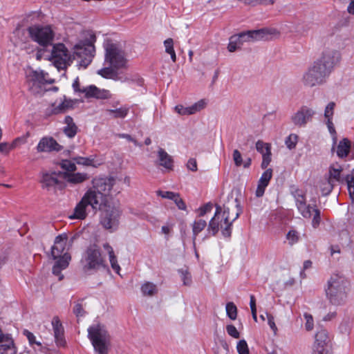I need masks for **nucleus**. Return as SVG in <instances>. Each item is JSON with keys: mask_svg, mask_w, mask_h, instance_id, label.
Wrapping results in <instances>:
<instances>
[{"mask_svg": "<svg viewBox=\"0 0 354 354\" xmlns=\"http://www.w3.org/2000/svg\"><path fill=\"white\" fill-rule=\"evenodd\" d=\"M105 50L104 67L97 74L106 79L116 80L119 70L128 68V59L122 46L107 40L104 44Z\"/></svg>", "mask_w": 354, "mask_h": 354, "instance_id": "nucleus-1", "label": "nucleus"}, {"mask_svg": "<svg viewBox=\"0 0 354 354\" xmlns=\"http://www.w3.org/2000/svg\"><path fill=\"white\" fill-rule=\"evenodd\" d=\"M324 290L326 299L331 305L342 306L348 301L351 284L344 275L333 274L328 280Z\"/></svg>", "mask_w": 354, "mask_h": 354, "instance_id": "nucleus-2", "label": "nucleus"}, {"mask_svg": "<svg viewBox=\"0 0 354 354\" xmlns=\"http://www.w3.org/2000/svg\"><path fill=\"white\" fill-rule=\"evenodd\" d=\"M95 36L91 31H84L82 32L80 39L74 45L73 48V59H80L79 66L86 68L92 61L95 51L94 43Z\"/></svg>", "mask_w": 354, "mask_h": 354, "instance_id": "nucleus-3", "label": "nucleus"}, {"mask_svg": "<svg viewBox=\"0 0 354 354\" xmlns=\"http://www.w3.org/2000/svg\"><path fill=\"white\" fill-rule=\"evenodd\" d=\"M68 242V236L66 234H59L55 238L51 248L52 258L55 260L53 273L57 276L59 280L64 277L61 274L62 270L68 267L71 261V256L67 252L70 246Z\"/></svg>", "mask_w": 354, "mask_h": 354, "instance_id": "nucleus-4", "label": "nucleus"}, {"mask_svg": "<svg viewBox=\"0 0 354 354\" xmlns=\"http://www.w3.org/2000/svg\"><path fill=\"white\" fill-rule=\"evenodd\" d=\"M239 214L240 212H236L235 216L231 219L229 207H224L223 209L220 205H216L214 215L207 225V234L215 236L221 229L224 236L230 237L232 234V223L239 216Z\"/></svg>", "mask_w": 354, "mask_h": 354, "instance_id": "nucleus-5", "label": "nucleus"}, {"mask_svg": "<svg viewBox=\"0 0 354 354\" xmlns=\"http://www.w3.org/2000/svg\"><path fill=\"white\" fill-rule=\"evenodd\" d=\"M278 31L274 28H261L259 30H248L232 35L230 38L227 50L232 53L241 48L245 42H250L258 40H267L272 35H278Z\"/></svg>", "mask_w": 354, "mask_h": 354, "instance_id": "nucleus-6", "label": "nucleus"}, {"mask_svg": "<svg viewBox=\"0 0 354 354\" xmlns=\"http://www.w3.org/2000/svg\"><path fill=\"white\" fill-rule=\"evenodd\" d=\"M88 337L97 354H109L111 346L110 336L105 326L95 324L88 328Z\"/></svg>", "mask_w": 354, "mask_h": 354, "instance_id": "nucleus-7", "label": "nucleus"}, {"mask_svg": "<svg viewBox=\"0 0 354 354\" xmlns=\"http://www.w3.org/2000/svg\"><path fill=\"white\" fill-rule=\"evenodd\" d=\"M82 269L86 274H93L101 268H106V261L103 258L99 247L90 245L83 253L81 260Z\"/></svg>", "mask_w": 354, "mask_h": 354, "instance_id": "nucleus-8", "label": "nucleus"}, {"mask_svg": "<svg viewBox=\"0 0 354 354\" xmlns=\"http://www.w3.org/2000/svg\"><path fill=\"white\" fill-rule=\"evenodd\" d=\"M98 209L101 211L100 224L102 227L111 232L116 231L120 224V209L115 205H110L109 202Z\"/></svg>", "mask_w": 354, "mask_h": 354, "instance_id": "nucleus-9", "label": "nucleus"}, {"mask_svg": "<svg viewBox=\"0 0 354 354\" xmlns=\"http://www.w3.org/2000/svg\"><path fill=\"white\" fill-rule=\"evenodd\" d=\"M329 75L321 66L314 62L304 72L301 78V82L306 87L313 88L324 84Z\"/></svg>", "mask_w": 354, "mask_h": 354, "instance_id": "nucleus-10", "label": "nucleus"}, {"mask_svg": "<svg viewBox=\"0 0 354 354\" xmlns=\"http://www.w3.org/2000/svg\"><path fill=\"white\" fill-rule=\"evenodd\" d=\"M27 84L29 90L33 94H41L46 91V84H53L54 80L44 71L29 70L26 73Z\"/></svg>", "mask_w": 354, "mask_h": 354, "instance_id": "nucleus-11", "label": "nucleus"}, {"mask_svg": "<svg viewBox=\"0 0 354 354\" xmlns=\"http://www.w3.org/2000/svg\"><path fill=\"white\" fill-rule=\"evenodd\" d=\"M112 177H96L92 180V187L86 192L91 191L93 194L100 197L98 201L101 205L108 203V197L115 184Z\"/></svg>", "mask_w": 354, "mask_h": 354, "instance_id": "nucleus-12", "label": "nucleus"}, {"mask_svg": "<svg viewBox=\"0 0 354 354\" xmlns=\"http://www.w3.org/2000/svg\"><path fill=\"white\" fill-rule=\"evenodd\" d=\"M99 198L91 191L86 192L80 201L75 207L73 214L70 216V218L80 220L84 219L87 216L88 206H91L93 210L102 208V205L99 203Z\"/></svg>", "mask_w": 354, "mask_h": 354, "instance_id": "nucleus-13", "label": "nucleus"}, {"mask_svg": "<svg viewBox=\"0 0 354 354\" xmlns=\"http://www.w3.org/2000/svg\"><path fill=\"white\" fill-rule=\"evenodd\" d=\"M342 56L339 50L334 48H325L322 52L320 57L315 62L328 74L330 75L335 67L340 62Z\"/></svg>", "mask_w": 354, "mask_h": 354, "instance_id": "nucleus-14", "label": "nucleus"}, {"mask_svg": "<svg viewBox=\"0 0 354 354\" xmlns=\"http://www.w3.org/2000/svg\"><path fill=\"white\" fill-rule=\"evenodd\" d=\"M50 61L58 71L64 70L72 62V55L63 44H57L53 47Z\"/></svg>", "mask_w": 354, "mask_h": 354, "instance_id": "nucleus-15", "label": "nucleus"}, {"mask_svg": "<svg viewBox=\"0 0 354 354\" xmlns=\"http://www.w3.org/2000/svg\"><path fill=\"white\" fill-rule=\"evenodd\" d=\"M28 30L31 39L40 46L52 44L55 33L50 26H33L29 27Z\"/></svg>", "mask_w": 354, "mask_h": 354, "instance_id": "nucleus-16", "label": "nucleus"}, {"mask_svg": "<svg viewBox=\"0 0 354 354\" xmlns=\"http://www.w3.org/2000/svg\"><path fill=\"white\" fill-rule=\"evenodd\" d=\"M73 88L75 92L84 93L86 97H95L97 99H107L110 97V93L107 90L100 89L94 85L86 87H80L78 77H77L73 83Z\"/></svg>", "mask_w": 354, "mask_h": 354, "instance_id": "nucleus-17", "label": "nucleus"}, {"mask_svg": "<svg viewBox=\"0 0 354 354\" xmlns=\"http://www.w3.org/2000/svg\"><path fill=\"white\" fill-rule=\"evenodd\" d=\"M315 114V111L308 106H301L296 113L291 116L292 122L297 127H305Z\"/></svg>", "mask_w": 354, "mask_h": 354, "instance_id": "nucleus-18", "label": "nucleus"}, {"mask_svg": "<svg viewBox=\"0 0 354 354\" xmlns=\"http://www.w3.org/2000/svg\"><path fill=\"white\" fill-rule=\"evenodd\" d=\"M36 149L39 153H48L59 151L62 149V147L53 137L45 136L39 140Z\"/></svg>", "mask_w": 354, "mask_h": 354, "instance_id": "nucleus-19", "label": "nucleus"}, {"mask_svg": "<svg viewBox=\"0 0 354 354\" xmlns=\"http://www.w3.org/2000/svg\"><path fill=\"white\" fill-rule=\"evenodd\" d=\"M313 353H325V347L330 342V337L326 330L321 329L315 334Z\"/></svg>", "mask_w": 354, "mask_h": 354, "instance_id": "nucleus-20", "label": "nucleus"}, {"mask_svg": "<svg viewBox=\"0 0 354 354\" xmlns=\"http://www.w3.org/2000/svg\"><path fill=\"white\" fill-rule=\"evenodd\" d=\"M208 100L207 99H201L194 104L189 106L178 105V115H189L196 114L205 109L207 106Z\"/></svg>", "mask_w": 354, "mask_h": 354, "instance_id": "nucleus-21", "label": "nucleus"}, {"mask_svg": "<svg viewBox=\"0 0 354 354\" xmlns=\"http://www.w3.org/2000/svg\"><path fill=\"white\" fill-rule=\"evenodd\" d=\"M60 174L57 172H44L41 179L42 187L48 190L55 189L60 183L58 178Z\"/></svg>", "mask_w": 354, "mask_h": 354, "instance_id": "nucleus-22", "label": "nucleus"}, {"mask_svg": "<svg viewBox=\"0 0 354 354\" xmlns=\"http://www.w3.org/2000/svg\"><path fill=\"white\" fill-rule=\"evenodd\" d=\"M13 339L0 331V354H16Z\"/></svg>", "mask_w": 354, "mask_h": 354, "instance_id": "nucleus-23", "label": "nucleus"}, {"mask_svg": "<svg viewBox=\"0 0 354 354\" xmlns=\"http://www.w3.org/2000/svg\"><path fill=\"white\" fill-rule=\"evenodd\" d=\"M272 176V169H267L261 175L258 182V185L256 189V196L261 197L265 192L266 187L268 185Z\"/></svg>", "mask_w": 354, "mask_h": 354, "instance_id": "nucleus-24", "label": "nucleus"}, {"mask_svg": "<svg viewBox=\"0 0 354 354\" xmlns=\"http://www.w3.org/2000/svg\"><path fill=\"white\" fill-rule=\"evenodd\" d=\"M52 326L56 344L58 346H64L65 340L64 338V328L58 317H54L52 320Z\"/></svg>", "mask_w": 354, "mask_h": 354, "instance_id": "nucleus-25", "label": "nucleus"}, {"mask_svg": "<svg viewBox=\"0 0 354 354\" xmlns=\"http://www.w3.org/2000/svg\"><path fill=\"white\" fill-rule=\"evenodd\" d=\"M62 176L67 183L73 185L82 183L89 178L88 174L84 172H64Z\"/></svg>", "mask_w": 354, "mask_h": 354, "instance_id": "nucleus-26", "label": "nucleus"}, {"mask_svg": "<svg viewBox=\"0 0 354 354\" xmlns=\"http://www.w3.org/2000/svg\"><path fill=\"white\" fill-rule=\"evenodd\" d=\"M156 164L162 167L165 171H169L173 167V160L171 156L162 149H159Z\"/></svg>", "mask_w": 354, "mask_h": 354, "instance_id": "nucleus-27", "label": "nucleus"}, {"mask_svg": "<svg viewBox=\"0 0 354 354\" xmlns=\"http://www.w3.org/2000/svg\"><path fill=\"white\" fill-rule=\"evenodd\" d=\"M343 168L341 165L337 162L333 163L328 168V173L326 176L334 184L341 183L342 181V172Z\"/></svg>", "mask_w": 354, "mask_h": 354, "instance_id": "nucleus-28", "label": "nucleus"}, {"mask_svg": "<svg viewBox=\"0 0 354 354\" xmlns=\"http://www.w3.org/2000/svg\"><path fill=\"white\" fill-rule=\"evenodd\" d=\"M296 206L300 214L306 218H310L312 217L311 209L312 207L310 205L306 204L305 196H300L295 199Z\"/></svg>", "mask_w": 354, "mask_h": 354, "instance_id": "nucleus-29", "label": "nucleus"}, {"mask_svg": "<svg viewBox=\"0 0 354 354\" xmlns=\"http://www.w3.org/2000/svg\"><path fill=\"white\" fill-rule=\"evenodd\" d=\"M103 249L106 251L109 256V262L112 269L118 274L121 270L120 265L118 263V259L115 255L114 250L111 245L108 243H104L102 245Z\"/></svg>", "mask_w": 354, "mask_h": 354, "instance_id": "nucleus-30", "label": "nucleus"}, {"mask_svg": "<svg viewBox=\"0 0 354 354\" xmlns=\"http://www.w3.org/2000/svg\"><path fill=\"white\" fill-rule=\"evenodd\" d=\"M351 147V142L348 138H344L339 141L337 146V155L340 158L348 156Z\"/></svg>", "mask_w": 354, "mask_h": 354, "instance_id": "nucleus-31", "label": "nucleus"}, {"mask_svg": "<svg viewBox=\"0 0 354 354\" xmlns=\"http://www.w3.org/2000/svg\"><path fill=\"white\" fill-rule=\"evenodd\" d=\"M64 123L66 124V126L63 129L64 133L68 138H71L75 137L77 132V127L73 122V119L69 115L66 116L64 118Z\"/></svg>", "mask_w": 354, "mask_h": 354, "instance_id": "nucleus-32", "label": "nucleus"}, {"mask_svg": "<svg viewBox=\"0 0 354 354\" xmlns=\"http://www.w3.org/2000/svg\"><path fill=\"white\" fill-rule=\"evenodd\" d=\"M73 160L76 162V164L80 165L91 166L93 167H97L100 165V163L97 162L95 156H91L89 157L75 156L73 158Z\"/></svg>", "mask_w": 354, "mask_h": 354, "instance_id": "nucleus-33", "label": "nucleus"}, {"mask_svg": "<svg viewBox=\"0 0 354 354\" xmlns=\"http://www.w3.org/2000/svg\"><path fill=\"white\" fill-rule=\"evenodd\" d=\"M335 185V184L330 181L326 176L320 181L319 185L323 196L328 195L332 192Z\"/></svg>", "mask_w": 354, "mask_h": 354, "instance_id": "nucleus-34", "label": "nucleus"}, {"mask_svg": "<svg viewBox=\"0 0 354 354\" xmlns=\"http://www.w3.org/2000/svg\"><path fill=\"white\" fill-rule=\"evenodd\" d=\"M178 277L183 282V285L185 286H191L192 278L187 267L185 266L178 270Z\"/></svg>", "mask_w": 354, "mask_h": 354, "instance_id": "nucleus-35", "label": "nucleus"}, {"mask_svg": "<svg viewBox=\"0 0 354 354\" xmlns=\"http://www.w3.org/2000/svg\"><path fill=\"white\" fill-rule=\"evenodd\" d=\"M141 291L144 295L151 297L156 294L158 289L153 283L146 281L142 285Z\"/></svg>", "mask_w": 354, "mask_h": 354, "instance_id": "nucleus-36", "label": "nucleus"}, {"mask_svg": "<svg viewBox=\"0 0 354 354\" xmlns=\"http://www.w3.org/2000/svg\"><path fill=\"white\" fill-rule=\"evenodd\" d=\"M106 113L109 116L114 118H124L129 113V108L127 106H122L115 109H107Z\"/></svg>", "mask_w": 354, "mask_h": 354, "instance_id": "nucleus-37", "label": "nucleus"}, {"mask_svg": "<svg viewBox=\"0 0 354 354\" xmlns=\"http://www.w3.org/2000/svg\"><path fill=\"white\" fill-rule=\"evenodd\" d=\"M207 227V222L202 218H197L192 225L194 240L196 236Z\"/></svg>", "mask_w": 354, "mask_h": 354, "instance_id": "nucleus-38", "label": "nucleus"}, {"mask_svg": "<svg viewBox=\"0 0 354 354\" xmlns=\"http://www.w3.org/2000/svg\"><path fill=\"white\" fill-rule=\"evenodd\" d=\"M59 165L64 172H74L77 169L76 162L72 160H62Z\"/></svg>", "mask_w": 354, "mask_h": 354, "instance_id": "nucleus-39", "label": "nucleus"}, {"mask_svg": "<svg viewBox=\"0 0 354 354\" xmlns=\"http://www.w3.org/2000/svg\"><path fill=\"white\" fill-rule=\"evenodd\" d=\"M164 46L165 52L170 55L171 58L174 62H176V56L174 48V41L172 39L169 38L164 41Z\"/></svg>", "mask_w": 354, "mask_h": 354, "instance_id": "nucleus-40", "label": "nucleus"}, {"mask_svg": "<svg viewBox=\"0 0 354 354\" xmlns=\"http://www.w3.org/2000/svg\"><path fill=\"white\" fill-rule=\"evenodd\" d=\"M346 181L347 183L348 191L349 196L351 199L354 200V169L352 170L350 174H348L346 177Z\"/></svg>", "mask_w": 354, "mask_h": 354, "instance_id": "nucleus-41", "label": "nucleus"}, {"mask_svg": "<svg viewBox=\"0 0 354 354\" xmlns=\"http://www.w3.org/2000/svg\"><path fill=\"white\" fill-rule=\"evenodd\" d=\"M286 238L290 245L298 243L300 239V234L295 230H290L286 234Z\"/></svg>", "mask_w": 354, "mask_h": 354, "instance_id": "nucleus-42", "label": "nucleus"}, {"mask_svg": "<svg viewBox=\"0 0 354 354\" xmlns=\"http://www.w3.org/2000/svg\"><path fill=\"white\" fill-rule=\"evenodd\" d=\"M226 313L228 317L232 320H235L237 317V308L232 302L226 304Z\"/></svg>", "mask_w": 354, "mask_h": 354, "instance_id": "nucleus-43", "label": "nucleus"}, {"mask_svg": "<svg viewBox=\"0 0 354 354\" xmlns=\"http://www.w3.org/2000/svg\"><path fill=\"white\" fill-rule=\"evenodd\" d=\"M265 154L262 156V162L261 167L262 169H266L271 162V146H268L265 151Z\"/></svg>", "mask_w": 354, "mask_h": 354, "instance_id": "nucleus-44", "label": "nucleus"}, {"mask_svg": "<svg viewBox=\"0 0 354 354\" xmlns=\"http://www.w3.org/2000/svg\"><path fill=\"white\" fill-rule=\"evenodd\" d=\"M156 194L157 196H160L162 198L171 200L174 201L176 204H177V195L174 192L158 190L156 191Z\"/></svg>", "mask_w": 354, "mask_h": 354, "instance_id": "nucleus-45", "label": "nucleus"}, {"mask_svg": "<svg viewBox=\"0 0 354 354\" xmlns=\"http://www.w3.org/2000/svg\"><path fill=\"white\" fill-rule=\"evenodd\" d=\"M19 141H22L23 143L26 142L24 139L17 138L13 141L12 144L10 145H9L7 142L0 143V151L6 153L9 152L10 150L15 147L17 142Z\"/></svg>", "mask_w": 354, "mask_h": 354, "instance_id": "nucleus-46", "label": "nucleus"}, {"mask_svg": "<svg viewBox=\"0 0 354 354\" xmlns=\"http://www.w3.org/2000/svg\"><path fill=\"white\" fill-rule=\"evenodd\" d=\"M311 213L312 216H313L312 220V225L314 228H317L321 222L320 210L315 207H312Z\"/></svg>", "mask_w": 354, "mask_h": 354, "instance_id": "nucleus-47", "label": "nucleus"}, {"mask_svg": "<svg viewBox=\"0 0 354 354\" xmlns=\"http://www.w3.org/2000/svg\"><path fill=\"white\" fill-rule=\"evenodd\" d=\"M297 142L298 136L297 134L292 133L286 138L285 144L289 149H293L296 147Z\"/></svg>", "mask_w": 354, "mask_h": 354, "instance_id": "nucleus-48", "label": "nucleus"}, {"mask_svg": "<svg viewBox=\"0 0 354 354\" xmlns=\"http://www.w3.org/2000/svg\"><path fill=\"white\" fill-rule=\"evenodd\" d=\"M236 350L239 354H250L249 348L245 339H241L238 342Z\"/></svg>", "mask_w": 354, "mask_h": 354, "instance_id": "nucleus-49", "label": "nucleus"}, {"mask_svg": "<svg viewBox=\"0 0 354 354\" xmlns=\"http://www.w3.org/2000/svg\"><path fill=\"white\" fill-rule=\"evenodd\" d=\"M69 102L65 100L59 103L57 106H55L53 109V113L58 114L64 112L69 106Z\"/></svg>", "mask_w": 354, "mask_h": 354, "instance_id": "nucleus-50", "label": "nucleus"}, {"mask_svg": "<svg viewBox=\"0 0 354 354\" xmlns=\"http://www.w3.org/2000/svg\"><path fill=\"white\" fill-rule=\"evenodd\" d=\"M304 317L306 320V323H305L306 329L308 331L313 330V327H314V322H313V316L308 313H305L304 314Z\"/></svg>", "mask_w": 354, "mask_h": 354, "instance_id": "nucleus-51", "label": "nucleus"}, {"mask_svg": "<svg viewBox=\"0 0 354 354\" xmlns=\"http://www.w3.org/2000/svg\"><path fill=\"white\" fill-rule=\"evenodd\" d=\"M335 106V104L333 102H330L326 106L324 111V117L326 119H333Z\"/></svg>", "mask_w": 354, "mask_h": 354, "instance_id": "nucleus-52", "label": "nucleus"}, {"mask_svg": "<svg viewBox=\"0 0 354 354\" xmlns=\"http://www.w3.org/2000/svg\"><path fill=\"white\" fill-rule=\"evenodd\" d=\"M226 331L230 336L235 339H238L240 337L239 332L237 330L236 328L232 324H229L226 326Z\"/></svg>", "mask_w": 354, "mask_h": 354, "instance_id": "nucleus-53", "label": "nucleus"}, {"mask_svg": "<svg viewBox=\"0 0 354 354\" xmlns=\"http://www.w3.org/2000/svg\"><path fill=\"white\" fill-rule=\"evenodd\" d=\"M213 208V205L210 203H206L198 209L199 216H203L207 213L210 212Z\"/></svg>", "mask_w": 354, "mask_h": 354, "instance_id": "nucleus-54", "label": "nucleus"}, {"mask_svg": "<svg viewBox=\"0 0 354 354\" xmlns=\"http://www.w3.org/2000/svg\"><path fill=\"white\" fill-rule=\"evenodd\" d=\"M234 165L236 167H240L243 164V158L240 151L238 149H234L232 154Z\"/></svg>", "mask_w": 354, "mask_h": 354, "instance_id": "nucleus-55", "label": "nucleus"}, {"mask_svg": "<svg viewBox=\"0 0 354 354\" xmlns=\"http://www.w3.org/2000/svg\"><path fill=\"white\" fill-rule=\"evenodd\" d=\"M24 335L28 339L30 344H31V345L36 344L37 346H41V345L40 342L36 341V339H35L36 337L34 335V334L32 333L31 332L28 331V330H24Z\"/></svg>", "mask_w": 354, "mask_h": 354, "instance_id": "nucleus-56", "label": "nucleus"}, {"mask_svg": "<svg viewBox=\"0 0 354 354\" xmlns=\"http://www.w3.org/2000/svg\"><path fill=\"white\" fill-rule=\"evenodd\" d=\"M268 146H271L270 144L263 142L262 140H258L256 142V149L258 152L261 153L262 156L265 154L266 149Z\"/></svg>", "mask_w": 354, "mask_h": 354, "instance_id": "nucleus-57", "label": "nucleus"}, {"mask_svg": "<svg viewBox=\"0 0 354 354\" xmlns=\"http://www.w3.org/2000/svg\"><path fill=\"white\" fill-rule=\"evenodd\" d=\"M186 167L188 170L192 171H196L198 170L197 161L195 158H191L188 160Z\"/></svg>", "mask_w": 354, "mask_h": 354, "instance_id": "nucleus-58", "label": "nucleus"}, {"mask_svg": "<svg viewBox=\"0 0 354 354\" xmlns=\"http://www.w3.org/2000/svg\"><path fill=\"white\" fill-rule=\"evenodd\" d=\"M73 313L77 317H82L84 314V310L82 308V306L80 303H77L75 304L73 308Z\"/></svg>", "mask_w": 354, "mask_h": 354, "instance_id": "nucleus-59", "label": "nucleus"}, {"mask_svg": "<svg viewBox=\"0 0 354 354\" xmlns=\"http://www.w3.org/2000/svg\"><path fill=\"white\" fill-rule=\"evenodd\" d=\"M118 137L120 138H124L127 140L129 142H132L135 146L141 147V145L139 144L136 140H135L133 138H132L130 135L127 133H120L118 135Z\"/></svg>", "mask_w": 354, "mask_h": 354, "instance_id": "nucleus-60", "label": "nucleus"}, {"mask_svg": "<svg viewBox=\"0 0 354 354\" xmlns=\"http://www.w3.org/2000/svg\"><path fill=\"white\" fill-rule=\"evenodd\" d=\"M268 323L270 328L275 333L277 330V328L275 325L274 317L272 315L267 314Z\"/></svg>", "mask_w": 354, "mask_h": 354, "instance_id": "nucleus-61", "label": "nucleus"}, {"mask_svg": "<svg viewBox=\"0 0 354 354\" xmlns=\"http://www.w3.org/2000/svg\"><path fill=\"white\" fill-rule=\"evenodd\" d=\"M174 224H167L162 227V232L166 236L169 235V233L173 230Z\"/></svg>", "mask_w": 354, "mask_h": 354, "instance_id": "nucleus-62", "label": "nucleus"}, {"mask_svg": "<svg viewBox=\"0 0 354 354\" xmlns=\"http://www.w3.org/2000/svg\"><path fill=\"white\" fill-rule=\"evenodd\" d=\"M326 120H327L326 125H327L329 132L330 133L331 135H335L336 131H335L332 119H326Z\"/></svg>", "mask_w": 354, "mask_h": 354, "instance_id": "nucleus-63", "label": "nucleus"}, {"mask_svg": "<svg viewBox=\"0 0 354 354\" xmlns=\"http://www.w3.org/2000/svg\"><path fill=\"white\" fill-rule=\"evenodd\" d=\"M336 316H337V313L335 311L330 312L324 317L323 319H324V321H326V322L331 321L333 319H335L336 317Z\"/></svg>", "mask_w": 354, "mask_h": 354, "instance_id": "nucleus-64", "label": "nucleus"}]
</instances>
